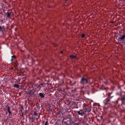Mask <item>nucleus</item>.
I'll return each instance as SVG.
<instances>
[{
  "label": "nucleus",
  "instance_id": "f257e3e1",
  "mask_svg": "<svg viewBox=\"0 0 125 125\" xmlns=\"http://www.w3.org/2000/svg\"><path fill=\"white\" fill-rule=\"evenodd\" d=\"M90 78H85L83 76L81 79L80 83L83 85H86L88 83L90 84H91L92 83L90 82Z\"/></svg>",
  "mask_w": 125,
  "mask_h": 125
},
{
  "label": "nucleus",
  "instance_id": "f03ea898",
  "mask_svg": "<svg viewBox=\"0 0 125 125\" xmlns=\"http://www.w3.org/2000/svg\"><path fill=\"white\" fill-rule=\"evenodd\" d=\"M112 94V93H109L108 94V97L105 99V101L104 103L105 105H106L109 103L111 99L113 97V96H111V95Z\"/></svg>",
  "mask_w": 125,
  "mask_h": 125
},
{
  "label": "nucleus",
  "instance_id": "7ed1b4c3",
  "mask_svg": "<svg viewBox=\"0 0 125 125\" xmlns=\"http://www.w3.org/2000/svg\"><path fill=\"white\" fill-rule=\"evenodd\" d=\"M120 100L121 102V105L125 104V95H122L121 96V98H120Z\"/></svg>",
  "mask_w": 125,
  "mask_h": 125
},
{
  "label": "nucleus",
  "instance_id": "20e7f679",
  "mask_svg": "<svg viewBox=\"0 0 125 125\" xmlns=\"http://www.w3.org/2000/svg\"><path fill=\"white\" fill-rule=\"evenodd\" d=\"M118 40L120 41H125V35L122 36L121 37H120L118 38Z\"/></svg>",
  "mask_w": 125,
  "mask_h": 125
},
{
  "label": "nucleus",
  "instance_id": "39448f33",
  "mask_svg": "<svg viewBox=\"0 0 125 125\" xmlns=\"http://www.w3.org/2000/svg\"><path fill=\"white\" fill-rule=\"evenodd\" d=\"M29 122L32 123L35 121V117L32 116H30L29 117Z\"/></svg>",
  "mask_w": 125,
  "mask_h": 125
},
{
  "label": "nucleus",
  "instance_id": "423d86ee",
  "mask_svg": "<svg viewBox=\"0 0 125 125\" xmlns=\"http://www.w3.org/2000/svg\"><path fill=\"white\" fill-rule=\"evenodd\" d=\"M72 115L70 114L67 115L65 117V119L67 121L70 120L71 119Z\"/></svg>",
  "mask_w": 125,
  "mask_h": 125
},
{
  "label": "nucleus",
  "instance_id": "0eeeda50",
  "mask_svg": "<svg viewBox=\"0 0 125 125\" xmlns=\"http://www.w3.org/2000/svg\"><path fill=\"white\" fill-rule=\"evenodd\" d=\"M70 122L71 124L72 125H76V123L75 122L73 119H71L70 120Z\"/></svg>",
  "mask_w": 125,
  "mask_h": 125
},
{
  "label": "nucleus",
  "instance_id": "6e6552de",
  "mask_svg": "<svg viewBox=\"0 0 125 125\" xmlns=\"http://www.w3.org/2000/svg\"><path fill=\"white\" fill-rule=\"evenodd\" d=\"M77 113L79 115L81 116H83L84 114V113L83 112L82 110H80V111H78Z\"/></svg>",
  "mask_w": 125,
  "mask_h": 125
},
{
  "label": "nucleus",
  "instance_id": "1a4fd4ad",
  "mask_svg": "<svg viewBox=\"0 0 125 125\" xmlns=\"http://www.w3.org/2000/svg\"><path fill=\"white\" fill-rule=\"evenodd\" d=\"M45 94H44L43 93H39V97H40L41 98H44V95Z\"/></svg>",
  "mask_w": 125,
  "mask_h": 125
},
{
  "label": "nucleus",
  "instance_id": "9d476101",
  "mask_svg": "<svg viewBox=\"0 0 125 125\" xmlns=\"http://www.w3.org/2000/svg\"><path fill=\"white\" fill-rule=\"evenodd\" d=\"M5 109L7 110L8 112H9L10 111V106H9L8 104H7L5 107Z\"/></svg>",
  "mask_w": 125,
  "mask_h": 125
},
{
  "label": "nucleus",
  "instance_id": "9b49d317",
  "mask_svg": "<svg viewBox=\"0 0 125 125\" xmlns=\"http://www.w3.org/2000/svg\"><path fill=\"white\" fill-rule=\"evenodd\" d=\"M91 110V108L90 107L86 108L85 110V111L88 112H90Z\"/></svg>",
  "mask_w": 125,
  "mask_h": 125
},
{
  "label": "nucleus",
  "instance_id": "f8f14e48",
  "mask_svg": "<svg viewBox=\"0 0 125 125\" xmlns=\"http://www.w3.org/2000/svg\"><path fill=\"white\" fill-rule=\"evenodd\" d=\"M13 87H16V88H19V85L17 84H15L13 85Z\"/></svg>",
  "mask_w": 125,
  "mask_h": 125
},
{
  "label": "nucleus",
  "instance_id": "ddd939ff",
  "mask_svg": "<svg viewBox=\"0 0 125 125\" xmlns=\"http://www.w3.org/2000/svg\"><path fill=\"white\" fill-rule=\"evenodd\" d=\"M11 12H7V13H6L7 14V16L8 18H9L11 14Z\"/></svg>",
  "mask_w": 125,
  "mask_h": 125
},
{
  "label": "nucleus",
  "instance_id": "4468645a",
  "mask_svg": "<svg viewBox=\"0 0 125 125\" xmlns=\"http://www.w3.org/2000/svg\"><path fill=\"white\" fill-rule=\"evenodd\" d=\"M27 94L28 95H31V94L32 93V91L31 90H30L29 91L27 92Z\"/></svg>",
  "mask_w": 125,
  "mask_h": 125
},
{
  "label": "nucleus",
  "instance_id": "2eb2a0df",
  "mask_svg": "<svg viewBox=\"0 0 125 125\" xmlns=\"http://www.w3.org/2000/svg\"><path fill=\"white\" fill-rule=\"evenodd\" d=\"M70 57L72 59L75 58H76L77 57L76 56H74L73 55H71L70 56Z\"/></svg>",
  "mask_w": 125,
  "mask_h": 125
},
{
  "label": "nucleus",
  "instance_id": "dca6fc26",
  "mask_svg": "<svg viewBox=\"0 0 125 125\" xmlns=\"http://www.w3.org/2000/svg\"><path fill=\"white\" fill-rule=\"evenodd\" d=\"M34 92H32V93L30 95V96L31 97H34V95H35L34 94Z\"/></svg>",
  "mask_w": 125,
  "mask_h": 125
},
{
  "label": "nucleus",
  "instance_id": "f3484780",
  "mask_svg": "<svg viewBox=\"0 0 125 125\" xmlns=\"http://www.w3.org/2000/svg\"><path fill=\"white\" fill-rule=\"evenodd\" d=\"M16 58V56L15 55H13L11 56V60L12 61L13 59H15Z\"/></svg>",
  "mask_w": 125,
  "mask_h": 125
},
{
  "label": "nucleus",
  "instance_id": "a211bd4d",
  "mask_svg": "<svg viewBox=\"0 0 125 125\" xmlns=\"http://www.w3.org/2000/svg\"><path fill=\"white\" fill-rule=\"evenodd\" d=\"M18 62L17 61H16L14 63L15 67H17L18 65Z\"/></svg>",
  "mask_w": 125,
  "mask_h": 125
},
{
  "label": "nucleus",
  "instance_id": "6ab92c4d",
  "mask_svg": "<svg viewBox=\"0 0 125 125\" xmlns=\"http://www.w3.org/2000/svg\"><path fill=\"white\" fill-rule=\"evenodd\" d=\"M119 100H120V98H118L117 100L116 101V103L117 104H118V101Z\"/></svg>",
  "mask_w": 125,
  "mask_h": 125
},
{
  "label": "nucleus",
  "instance_id": "aec40b11",
  "mask_svg": "<svg viewBox=\"0 0 125 125\" xmlns=\"http://www.w3.org/2000/svg\"><path fill=\"white\" fill-rule=\"evenodd\" d=\"M85 37V34L83 33H82L81 35V37L82 38H83Z\"/></svg>",
  "mask_w": 125,
  "mask_h": 125
},
{
  "label": "nucleus",
  "instance_id": "412c9836",
  "mask_svg": "<svg viewBox=\"0 0 125 125\" xmlns=\"http://www.w3.org/2000/svg\"><path fill=\"white\" fill-rule=\"evenodd\" d=\"M48 121L47 120L46 122H45L44 125H48Z\"/></svg>",
  "mask_w": 125,
  "mask_h": 125
},
{
  "label": "nucleus",
  "instance_id": "4be33fe9",
  "mask_svg": "<svg viewBox=\"0 0 125 125\" xmlns=\"http://www.w3.org/2000/svg\"><path fill=\"white\" fill-rule=\"evenodd\" d=\"M64 122L63 121L62 122V125H66V124H65V123H64Z\"/></svg>",
  "mask_w": 125,
  "mask_h": 125
},
{
  "label": "nucleus",
  "instance_id": "5701e85b",
  "mask_svg": "<svg viewBox=\"0 0 125 125\" xmlns=\"http://www.w3.org/2000/svg\"><path fill=\"white\" fill-rule=\"evenodd\" d=\"M8 112L9 113V115L10 116V115H11V114L12 113L10 111H9V112Z\"/></svg>",
  "mask_w": 125,
  "mask_h": 125
},
{
  "label": "nucleus",
  "instance_id": "b1692460",
  "mask_svg": "<svg viewBox=\"0 0 125 125\" xmlns=\"http://www.w3.org/2000/svg\"><path fill=\"white\" fill-rule=\"evenodd\" d=\"M41 85L40 84L37 86V88L40 89L41 88V87L40 86Z\"/></svg>",
  "mask_w": 125,
  "mask_h": 125
},
{
  "label": "nucleus",
  "instance_id": "393cba45",
  "mask_svg": "<svg viewBox=\"0 0 125 125\" xmlns=\"http://www.w3.org/2000/svg\"><path fill=\"white\" fill-rule=\"evenodd\" d=\"M75 105L74 106V107H75L76 108H78V107L77 104H75Z\"/></svg>",
  "mask_w": 125,
  "mask_h": 125
},
{
  "label": "nucleus",
  "instance_id": "a878e982",
  "mask_svg": "<svg viewBox=\"0 0 125 125\" xmlns=\"http://www.w3.org/2000/svg\"><path fill=\"white\" fill-rule=\"evenodd\" d=\"M40 85H41L42 86H43V85H45L43 83L41 84Z\"/></svg>",
  "mask_w": 125,
  "mask_h": 125
},
{
  "label": "nucleus",
  "instance_id": "bb28decb",
  "mask_svg": "<svg viewBox=\"0 0 125 125\" xmlns=\"http://www.w3.org/2000/svg\"><path fill=\"white\" fill-rule=\"evenodd\" d=\"M0 31H2V28L0 25Z\"/></svg>",
  "mask_w": 125,
  "mask_h": 125
},
{
  "label": "nucleus",
  "instance_id": "cd10ccee",
  "mask_svg": "<svg viewBox=\"0 0 125 125\" xmlns=\"http://www.w3.org/2000/svg\"><path fill=\"white\" fill-rule=\"evenodd\" d=\"M122 43H123L124 44H125V41H124V42H122Z\"/></svg>",
  "mask_w": 125,
  "mask_h": 125
},
{
  "label": "nucleus",
  "instance_id": "c85d7f7f",
  "mask_svg": "<svg viewBox=\"0 0 125 125\" xmlns=\"http://www.w3.org/2000/svg\"><path fill=\"white\" fill-rule=\"evenodd\" d=\"M34 115H37V114H36V113H35V112L34 113Z\"/></svg>",
  "mask_w": 125,
  "mask_h": 125
},
{
  "label": "nucleus",
  "instance_id": "c756f323",
  "mask_svg": "<svg viewBox=\"0 0 125 125\" xmlns=\"http://www.w3.org/2000/svg\"><path fill=\"white\" fill-rule=\"evenodd\" d=\"M63 52L62 51H61L60 52L61 53H63Z\"/></svg>",
  "mask_w": 125,
  "mask_h": 125
},
{
  "label": "nucleus",
  "instance_id": "7c9ffc66",
  "mask_svg": "<svg viewBox=\"0 0 125 125\" xmlns=\"http://www.w3.org/2000/svg\"><path fill=\"white\" fill-rule=\"evenodd\" d=\"M110 22L113 23H114V22H113V21H111Z\"/></svg>",
  "mask_w": 125,
  "mask_h": 125
},
{
  "label": "nucleus",
  "instance_id": "2f4dec72",
  "mask_svg": "<svg viewBox=\"0 0 125 125\" xmlns=\"http://www.w3.org/2000/svg\"><path fill=\"white\" fill-rule=\"evenodd\" d=\"M21 108L22 109H23V107L22 106H21Z\"/></svg>",
  "mask_w": 125,
  "mask_h": 125
},
{
  "label": "nucleus",
  "instance_id": "473e14b6",
  "mask_svg": "<svg viewBox=\"0 0 125 125\" xmlns=\"http://www.w3.org/2000/svg\"><path fill=\"white\" fill-rule=\"evenodd\" d=\"M106 89H107V88H105V90Z\"/></svg>",
  "mask_w": 125,
  "mask_h": 125
},
{
  "label": "nucleus",
  "instance_id": "72a5a7b5",
  "mask_svg": "<svg viewBox=\"0 0 125 125\" xmlns=\"http://www.w3.org/2000/svg\"><path fill=\"white\" fill-rule=\"evenodd\" d=\"M67 0H65V2H66Z\"/></svg>",
  "mask_w": 125,
  "mask_h": 125
},
{
  "label": "nucleus",
  "instance_id": "f704fd0d",
  "mask_svg": "<svg viewBox=\"0 0 125 125\" xmlns=\"http://www.w3.org/2000/svg\"><path fill=\"white\" fill-rule=\"evenodd\" d=\"M111 95V96H113V95Z\"/></svg>",
  "mask_w": 125,
  "mask_h": 125
}]
</instances>
